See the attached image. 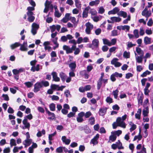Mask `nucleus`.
<instances>
[{
    "label": "nucleus",
    "instance_id": "f257e3e1",
    "mask_svg": "<svg viewBox=\"0 0 153 153\" xmlns=\"http://www.w3.org/2000/svg\"><path fill=\"white\" fill-rule=\"evenodd\" d=\"M99 41L97 39H95L92 41V44L90 45L89 47L94 50H99Z\"/></svg>",
    "mask_w": 153,
    "mask_h": 153
},
{
    "label": "nucleus",
    "instance_id": "f03ea898",
    "mask_svg": "<svg viewBox=\"0 0 153 153\" xmlns=\"http://www.w3.org/2000/svg\"><path fill=\"white\" fill-rule=\"evenodd\" d=\"M75 47L72 46L71 48L69 46L64 45L63 46V49L66 51L67 54L73 53V51L75 50Z\"/></svg>",
    "mask_w": 153,
    "mask_h": 153
},
{
    "label": "nucleus",
    "instance_id": "7ed1b4c3",
    "mask_svg": "<svg viewBox=\"0 0 153 153\" xmlns=\"http://www.w3.org/2000/svg\"><path fill=\"white\" fill-rule=\"evenodd\" d=\"M39 28V25L35 23H33L32 25L31 32L32 34L34 35L37 33V31Z\"/></svg>",
    "mask_w": 153,
    "mask_h": 153
},
{
    "label": "nucleus",
    "instance_id": "20e7f679",
    "mask_svg": "<svg viewBox=\"0 0 153 153\" xmlns=\"http://www.w3.org/2000/svg\"><path fill=\"white\" fill-rule=\"evenodd\" d=\"M116 122L117 123L119 126L123 128H125L126 127V125L125 123L122 120H121L120 117L117 118Z\"/></svg>",
    "mask_w": 153,
    "mask_h": 153
},
{
    "label": "nucleus",
    "instance_id": "39448f33",
    "mask_svg": "<svg viewBox=\"0 0 153 153\" xmlns=\"http://www.w3.org/2000/svg\"><path fill=\"white\" fill-rule=\"evenodd\" d=\"M42 84L40 82H37L34 85V91L36 93L39 91L41 88H42Z\"/></svg>",
    "mask_w": 153,
    "mask_h": 153
},
{
    "label": "nucleus",
    "instance_id": "423d86ee",
    "mask_svg": "<svg viewBox=\"0 0 153 153\" xmlns=\"http://www.w3.org/2000/svg\"><path fill=\"white\" fill-rule=\"evenodd\" d=\"M85 113L84 112H81L79 113L76 117V120L78 123H81L83 121V117L84 116Z\"/></svg>",
    "mask_w": 153,
    "mask_h": 153
},
{
    "label": "nucleus",
    "instance_id": "0eeeda50",
    "mask_svg": "<svg viewBox=\"0 0 153 153\" xmlns=\"http://www.w3.org/2000/svg\"><path fill=\"white\" fill-rule=\"evenodd\" d=\"M65 87V86H62L59 87V85L52 84L51 86V88L53 90L62 91L63 89Z\"/></svg>",
    "mask_w": 153,
    "mask_h": 153
},
{
    "label": "nucleus",
    "instance_id": "6e6552de",
    "mask_svg": "<svg viewBox=\"0 0 153 153\" xmlns=\"http://www.w3.org/2000/svg\"><path fill=\"white\" fill-rule=\"evenodd\" d=\"M86 26L85 31L86 33L88 34H90L91 30L93 28V25L90 23L88 22L86 24Z\"/></svg>",
    "mask_w": 153,
    "mask_h": 153
},
{
    "label": "nucleus",
    "instance_id": "1a4fd4ad",
    "mask_svg": "<svg viewBox=\"0 0 153 153\" xmlns=\"http://www.w3.org/2000/svg\"><path fill=\"white\" fill-rule=\"evenodd\" d=\"M27 14L28 16L27 20L30 22H32L35 19V17L33 16V12H27Z\"/></svg>",
    "mask_w": 153,
    "mask_h": 153
},
{
    "label": "nucleus",
    "instance_id": "9d476101",
    "mask_svg": "<svg viewBox=\"0 0 153 153\" xmlns=\"http://www.w3.org/2000/svg\"><path fill=\"white\" fill-rule=\"evenodd\" d=\"M52 76V81L55 82H59L60 81V78L57 76V74L55 71H53L51 73Z\"/></svg>",
    "mask_w": 153,
    "mask_h": 153
},
{
    "label": "nucleus",
    "instance_id": "9b49d317",
    "mask_svg": "<svg viewBox=\"0 0 153 153\" xmlns=\"http://www.w3.org/2000/svg\"><path fill=\"white\" fill-rule=\"evenodd\" d=\"M107 109V108L105 107H103L102 108H100L99 111V114L100 116H103L105 115Z\"/></svg>",
    "mask_w": 153,
    "mask_h": 153
},
{
    "label": "nucleus",
    "instance_id": "f8f14e48",
    "mask_svg": "<svg viewBox=\"0 0 153 153\" xmlns=\"http://www.w3.org/2000/svg\"><path fill=\"white\" fill-rule=\"evenodd\" d=\"M42 69V66L39 64H37L36 66H32L31 68V71L33 72L35 71H39L40 69Z\"/></svg>",
    "mask_w": 153,
    "mask_h": 153
},
{
    "label": "nucleus",
    "instance_id": "ddd939ff",
    "mask_svg": "<svg viewBox=\"0 0 153 153\" xmlns=\"http://www.w3.org/2000/svg\"><path fill=\"white\" fill-rule=\"evenodd\" d=\"M46 111L48 116L52 115V117H48V119L50 120H53L55 119V115L53 113L50 112L48 109L45 108Z\"/></svg>",
    "mask_w": 153,
    "mask_h": 153
},
{
    "label": "nucleus",
    "instance_id": "4468645a",
    "mask_svg": "<svg viewBox=\"0 0 153 153\" xmlns=\"http://www.w3.org/2000/svg\"><path fill=\"white\" fill-rule=\"evenodd\" d=\"M117 28L118 30H126L127 31H129L130 29V26L128 25H125L124 26L120 25L117 26Z\"/></svg>",
    "mask_w": 153,
    "mask_h": 153
},
{
    "label": "nucleus",
    "instance_id": "2eb2a0df",
    "mask_svg": "<svg viewBox=\"0 0 153 153\" xmlns=\"http://www.w3.org/2000/svg\"><path fill=\"white\" fill-rule=\"evenodd\" d=\"M90 7L89 6H88L85 8L82 12V17L86 18L88 16V11Z\"/></svg>",
    "mask_w": 153,
    "mask_h": 153
},
{
    "label": "nucleus",
    "instance_id": "dca6fc26",
    "mask_svg": "<svg viewBox=\"0 0 153 153\" xmlns=\"http://www.w3.org/2000/svg\"><path fill=\"white\" fill-rule=\"evenodd\" d=\"M50 42L49 41L45 42L43 44L45 50H48V51H50L51 47L49 45H50Z\"/></svg>",
    "mask_w": 153,
    "mask_h": 153
},
{
    "label": "nucleus",
    "instance_id": "f3484780",
    "mask_svg": "<svg viewBox=\"0 0 153 153\" xmlns=\"http://www.w3.org/2000/svg\"><path fill=\"white\" fill-rule=\"evenodd\" d=\"M120 10L119 9L118 7H115L113 10L108 12V15L114 14L118 13Z\"/></svg>",
    "mask_w": 153,
    "mask_h": 153
},
{
    "label": "nucleus",
    "instance_id": "a211bd4d",
    "mask_svg": "<svg viewBox=\"0 0 153 153\" xmlns=\"http://www.w3.org/2000/svg\"><path fill=\"white\" fill-rule=\"evenodd\" d=\"M99 134H96L94 138L91 140V143L93 144L94 145L97 144L98 143L97 140L99 139Z\"/></svg>",
    "mask_w": 153,
    "mask_h": 153
},
{
    "label": "nucleus",
    "instance_id": "6ab92c4d",
    "mask_svg": "<svg viewBox=\"0 0 153 153\" xmlns=\"http://www.w3.org/2000/svg\"><path fill=\"white\" fill-rule=\"evenodd\" d=\"M57 37H56L55 38L51 39L52 41L53 42L54 44L55 45V46H53V50L56 49V48L59 47V44L57 42Z\"/></svg>",
    "mask_w": 153,
    "mask_h": 153
},
{
    "label": "nucleus",
    "instance_id": "aec40b11",
    "mask_svg": "<svg viewBox=\"0 0 153 153\" xmlns=\"http://www.w3.org/2000/svg\"><path fill=\"white\" fill-rule=\"evenodd\" d=\"M138 96L137 98L138 104L139 105H142L143 103V94H142L140 96L138 94Z\"/></svg>",
    "mask_w": 153,
    "mask_h": 153
},
{
    "label": "nucleus",
    "instance_id": "412c9836",
    "mask_svg": "<svg viewBox=\"0 0 153 153\" xmlns=\"http://www.w3.org/2000/svg\"><path fill=\"white\" fill-rule=\"evenodd\" d=\"M69 67L70 68L71 70H75L76 67V64L75 62H73L70 63L68 65Z\"/></svg>",
    "mask_w": 153,
    "mask_h": 153
},
{
    "label": "nucleus",
    "instance_id": "4be33fe9",
    "mask_svg": "<svg viewBox=\"0 0 153 153\" xmlns=\"http://www.w3.org/2000/svg\"><path fill=\"white\" fill-rule=\"evenodd\" d=\"M32 142L31 139H26L25 140L24 142H23V143L25 146V147H26L27 146H29L31 143Z\"/></svg>",
    "mask_w": 153,
    "mask_h": 153
},
{
    "label": "nucleus",
    "instance_id": "5701e85b",
    "mask_svg": "<svg viewBox=\"0 0 153 153\" xmlns=\"http://www.w3.org/2000/svg\"><path fill=\"white\" fill-rule=\"evenodd\" d=\"M110 19L112 21L113 23L114 22H119L121 20V19L118 17H112L110 18Z\"/></svg>",
    "mask_w": 153,
    "mask_h": 153
},
{
    "label": "nucleus",
    "instance_id": "b1692460",
    "mask_svg": "<svg viewBox=\"0 0 153 153\" xmlns=\"http://www.w3.org/2000/svg\"><path fill=\"white\" fill-rule=\"evenodd\" d=\"M141 113V108H139L138 109L137 113L135 115V117L136 119L138 120H140V115Z\"/></svg>",
    "mask_w": 153,
    "mask_h": 153
},
{
    "label": "nucleus",
    "instance_id": "393cba45",
    "mask_svg": "<svg viewBox=\"0 0 153 153\" xmlns=\"http://www.w3.org/2000/svg\"><path fill=\"white\" fill-rule=\"evenodd\" d=\"M117 15L119 16L123 17L124 18H125L127 16V13L123 11H120L119 12V11L117 13Z\"/></svg>",
    "mask_w": 153,
    "mask_h": 153
},
{
    "label": "nucleus",
    "instance_id": "a878e982",
    "mask_svg": "<svg viewBox=\"0 0 153 153\" xmlns=\"http://www.w3.org/2000/svg\"><path fill=\"white\" fill-rule=\"evenodd\" d=\"M59 76L60 77L61 80L63 82H64L65 81L67 77L65 74L62 72L60 73Z\"/></svg>",
    "mask_w": 153,
    "mask_h": 153
},
{
    "label": "nucleus",
    "instance_id": "bb28decb",
    "mask_svg": "<svg viewBox=\"0 0 153 153\" xmlns=\"http://www.w3.org/2000/svg\"><path fill=\"white\" fill-rule=\"evenodd\" d=\"M144 43L145 45L149 44L151 43V38L148 37L146 36L144 38Z\"/></svg>",
    "mask_w": 153,
    "mask_h": 153
},
{
    "label": "nucleus",
    "instance_id": "cd10ccee",
    "mask_svg": "<svg viewBox=\"0 0 153 153\" xmlns=\"http://www.w3.org/2000/svg\"><path fill=\"white\" fill-rule=\"evenodd\" d=\"M129 125L131 127L130 128V130L131 131H133L136 128V125L132 122H129Z\"/></svg>",
    "mask_w": 153,
    "mask_h": 153
},
{
    "label": "nucleus",
    "instance_id": "c85d7f7f",
    "mask_svg": "<svg viewBox=\"0 0 153 153\" xmlns=\"http://www.w3.org/2000/svg\"><path fill=\"white\" fill-rule=\"evenodd\" d=\"M136 51L137 53L141 56H143L144 52L140 48L138 47L136 48Z\"/></svg>",
    "mask_w": 153,
    "mask_h": 153
},
{
    "label": "nucleus",
    "instance_id": "c756f323",
    "mask_svg": "<svg viewBox=\"0 0 153 153\" xmlns=\"http://www.w3.org/2000/svg\"><path fill=\"white\" fill-rule=\"evenodd\" d=\"M62 140L63 142L65 143L66 145L69 144L71 141V140L70 139H66V137L65 136H63L62 137Z\"/></svg>",
    "mask_w": 153,
    "mask_h": 153
},
{
    "label": "nucleus",
    "instance_id": "7c9ffc66",
    "mask_svg": "<svg viewBox=\"0 0 153 153\" xmlns=\"http://www.w3.org/2000/svg\"><path fill=\"white\" fill-rule=\"evenodd\" d=\"M21 45V44L19 42H15L10 45V47L11 49L13 50L17 47H18Z\"/></svg>",
    "mask_w": 153,
    "mask_h": 153
},
{
    "label": "nucleus",
    "instance_id": "2f4dec72",
    "mask_svg": "<svg viewBox=\"0 0 153 153\" xmlns=\"http://www.w3.org/2000/svg\"><path fill=\"white\" fill-rule=\"evenodd\" d=\"M120 134H111L109 137V140L111 141L112 142L114 141L117 138L116 135L119 136Z\"/></svg>",
    "mask_w": 153,
    "mask_h": 153
},
{
    "label": "nucleus",
    "instance_id": "473e14b6",
    "mask_svg": "<svg viewBox=\"0 0 153 153\" xmlns=\"http://www.w3.org/2000/svg\"><path fill=\"white\" fill-rule=\"evenodd\" d=\"M23 124L25 125V128H28L30 127V124L26 119H24L22 121Z\"/></svg>",
    "mask_w": 153,
    "mask_h": 153
},
{
    "label": "nucleus",
    "instance_id": "72a5a7b5",
    "mask_svg": "<svg viewBox=\"0 0 153 153\" xmlns=\"http://www.w3.org/2000/svg\"><path fill=\"white\" fill-rule=\"evenodd\" d=\"M99 2V0H95L94 1H91L89 3V5L91 6H93L94 5H97L98 4Z\"/></svg>",
    "mask_w": 153,
    "mask_h": 153
},
{
    "label": "nucleus",
    "instance_id": "f704fd0d",
    "mask_svg": "<svg viewBox=\"0 0 153 153\" xmlns=\"http://www.w3.org/2000/svg\"><path fill=\"white\" fill-rule=\"evenodd\" d=\"M102 16L99 15L98 16H94L93 17V19L94 22H97L101 20Z\"/></svg>",
    "mask_w": 153,
    "mask_h": 153
},
{
    "label": "nucleus",
    "instance_id": "c9c22d12",
    "mask_svg": "<svg viewBox=\"0 0 153 153\" xmlns=\"http://www.w3.org/2000/svg\"><path fill=\"white\" fill-rule=\"evenodd\" d=\"M88 121L89 123L91 125H93L95 124V120L94 117H91L88 119Z\"/></svg>",
    "mask_w": 153,
    "mask_h": 153
},
{
    "label": "nucleus",
    "instance_id": "e433bc0d",
    "mask_svg": "<svg viewBox=\"0 0 153 153\" xmlns=\"http://www.w3.org/2000/svg\"><path fill=\"white\" fill-rule=\"evenodd\" d=\"M103 43L104 45H107L109 46H111L110 41L108 39H102Z\"/></svg>",
    "mask_w": 153,
    "mask_h": 153
},
{
    "label": "nucleus",
    "instance_id": "4c0bfd02",
    "mask_svg": "<svg viewBox=\"0 0 153 153\" xmlns=\"http://www.w3.org/2000/svg\"><path fill=\"white\" fill-rule=\"evenodd\" d=\"M149 112L148 108H146L145 109H143V111L142 114L144 117H147L148 115Z\"/></svg>",
    "mask_w": 153,
    "mask_h": 153
},
{
    "label": "nucleus",
    "instance_id": "58836bf2",
    "mask_svg": "<svg viewBox=\"0 0 153 153\" xmlns=\"http://www.w3.org/2000/svg\"><path fill=\"white\" fill-rule=\"evenodd\" d=\"M119 92V91L117 89L114 91L112 92V94L114 95V98L117 99L118 97V93Z\"/></svg>",
    "mask_w": 153,
    "mask_h": 153
},
{
    "label": "nucleus",
    "instance_id": "ea45409f",
    "mask_svg": "<svg viewBox=\"0 0 153 153\" xmlns=\"http://www.w3.org/2000/svg\"><path fill=\"white\" fill-rule=\"evenodd\" d=\"M40 82L42 87L43 86L45 87H47L49 85V82L47 81H42Z\"/></svg>",
    "mask_w": 153,
    "mask_h": 153
},
{
    "label": "nucleus",
    "instance_id": "a19ab883",
    "mask_svg": "<svg viewBox=\"0 0 153 153\" xmlns=\"http://www.w3.org/2000/svg\"><path fill=\"white\" fill-rule=\"evenodd\" d=\"M143 56H137L136 57V60L137 62L140 63H141L143 60Z\"/></svg>",
    "mask_w": 153,
    "mask_h": 153
},
{
    "label": "nucleus",
    "instance_id": "79ce46f5",
    "mask_svg": "<svg viewBox=\"0 0 153 153\" xmlns=\"http://www.w3.org/2000/svg\"><path fill=\"white\" fill-rule=\"evenodd\" d=\"M136 45L135 44H133L131 42H128L127 45V49H129L130 48Z\"/></svg>",
    "mask_w": 153,
    "mask_h": 153
},
{
    "label": "nucleus",
    "instance_id": "37998d69",
    "mask_svg": "<svg viewBox=\"0 0 153 153\" xmlns=\"http://www.w3.org/2000/svg\"><path fill=\"white\" fill-rule=\"evenodd\" d=\"M149 125L148 123H146L144 125V128L143 129V130H144V132L145 134L147 133V129L149 128Z\"/></svg>",
    "mask_w": 153,
    "mask_h": 153
},
{
    "label": "nucleus",
    "instance_id": "c03bdc74",
    "mask_svg": "<svg viewBox=\"0 0 153 153\" xmlns=\"http://www.w3.org/2000/svg\"><path fill=\"white\" fill-rule=\"evenodd\" d=\"M123 56L126 58H129L130 56V53L129 52L125 51L123 53Z\"/></svg>",
    "mask_w": 153,
    "mask_h": 153
},
{
    "label": "nucleus",
    "instance_id": "a18cd8bd",
    "mask_svg": "<svg viewBox=\"0 0 153 153\" xmlns=\"http://www.w3.org/2000/svg\"><path fill=\"white\" fill-rule=\"evenodd\" d=\"M49 108L51 111H55V105L53 103H52L49 105Z\"/></svg>",
    "mask_w": 153,
    "mask_h": 153
},
{
    "label": "nucleus",
    "instance_id": "49530a36",
    "mask_svg": "<svg viewBox=\"0 0 153 153\" xmlns=\"http://www.w3.org/2000/svg\"><path fill=\"white\" fill-rule=\"evenodd\" d=\"M20 46V50L21 51H27V46H26L25 45L21 44V45Z\"/></svg>",
    "mask_w": 153,
    "mask_h": 153
},
{
    "label": "nucleus",
    "instance_id": "de8ad7c7",
    "mask_svg": "<svg viewBox=\"0 0 153 153\" xmlns=\"http://www.w3.org/2000/svg\"><path fill=\"white\" fill-rule=\"evenodd\" d=\"M133 33L134 37L136 38H137L139 37L138 30L137 29H135L133 31Z\"/></svg>",
    "mask_w": 153,
    "mask_h": 153
},
{
    "label": "nucleus",
    "instance_id": "09e8293b",
    "mask_svg": "<svg viewBox=\"0 0 153 153\" xmlns=\"http://www.w3.org/2000/svg\"><path fill=\"white\" fill-rule=\"evenodd\" d=\"M75 4L76 7L78 8H80L81 7V4L79 0H76L75 1Z\"/></svg>",
    "mask_w": 153,
    "mask_h": 153
},
{
    "label": "nucleus",
    "instance_id": "8fccbe9b",
    "mask_svg": "<svg viewBox=\"0 0 153 153\" xmlns=\"http://www.w3.org/2000/svg\"><path fill=\"white\" fill-rule=\"evenodd\" d=\"M106 102L109 104L113 102V99L110 97H108L105 99Z\"/></svg>",
    "mask_w": 153,
    "mask_h": 153
},
{
    "label": "nucleus",
    "instance_id": "3c124183",
    "mask_svg": "<svg viewBox=\"0 0 153 153\" xmlns=\"http://www.w3.org/2000/svg\"><path fill=\"white\" fill-rule=\"evenodd\" d=\"M151 72L148 70H146V71L144 72L140 76L142 77H145L147 75L150 74Z\"/></svg>",
    "mask_w": 153,
    "mask_h": 153
},
{
    "label": "nucleus",
    "instance_id": "603ef678",
    "mask_svg": "<svg viewBox=\"0 0 153 153\" xmlns=\"http://www.w3.org/2000/svg\"><path fill=\"white\" fill-rule=\"evenodd\" d=\"M119 142V144H118V142H117L116 143L117 145V148L119 149H124L123 147L122 146V143L119 140H118Z\"/></svg>",
    "mask_w": 153,
    "mask_h": 153
},
{
    "label": "nucleus",
    "instance_id": "864d4df0",
    "mask_svg": "<svg viewBox=\"0 0 153 153\" xmlns=\"http://www.w3.org/2000/svg\"><path fill=\"white\" fill-rule=\"evenodd\" d=\"M75 70H70V72L69 73V76L71 77H73L75 76V74L74 72L75 71Z\"/></svg>",
    "mask_w": 153,
    "mask_h": 153
},
{
    "label": "nucleus",
    "instance_id": "5fc2aeb1",
    "mask_svg": "<svg viewBox=\"0 0 153 153\" xmlns=\"http://www.w3.org/2000/svg\"><path fill=\"white\" fill-rule=\"evenodd\" d=\"M69 44H72L73 45L72 46H74L75 47V48H76V42L75 39H72L69 40L68 42Z\"/></svg>",
    "mask_w": 153,
    "mask_h": 153
},
{
    "label": "nucleus",
    "instance_id": "6e6d98bb",
    "mask_svg": "<svg viewBox=\"0 0 153 153\" xmlns=\"http://www.w3.org/2000/svg\"><path fill=\"white\" fill-rule=\"evenodd\" d=\"M54 15L55 17L57 18H59L61 16L62 14L60 13L58 10L55 11Z\"/></svg>",
    "mask_w": 153,
    "mask_h": 153
},
{
    "label": "nucleus",
    "instance_id": "4d7b16f0",
    "mask_svg": "<svg viewBox=\"0 0 153 153\" xmlns=\"http://www.w3.org/2000/svg\"><path fill=\"white\" fill-rule=\"evenodd\" d=\"M64 94L65 95L66 97L67 98L68 97H71V95L70 94V92L68 90H66L65 91Z\"/></svg>",
    "mask_w": 153,
    "mask_h": 153
},
{
    "label": "nucleus",
    "instance_id": "13d9d810",
    "mask_svg": "<svg viewBox=\"0 0 153 153\" xmlns=\"http://www.w3.org/2000/svg\"><path fill=\"white\" fill-rule=\"evenodd\" d=\"M117 39L116 38L112 39L111 40V41L110 42L111 44V45H114L116 43Z\"/></svg>",
    "mask_w": 153,
    "mask_h": 153
},
{
    "label": "nucleus",
    "instance_id": "bf43d9fd",
    "mask_svg": "<svg viewBox=\"0 0 153 153\" xmlns=\"http://www.w3.org/2000/svg\"><path fill=\"white\" fill-rule=\"evenodd\" d=\"M142 138V134H138V135L135 136L134 139V140L138 139V140H140Z\"/></svg>",
    "mask_w": 153,
    "mask_h": 153
},
{
    "label": "nucleus",
    "instance_id": "052dcab7",
    "mask_svg": "<svg viewBox=\"0 0 153 153\" xmlns=\"http://www.w3.org/2000/svg\"><path fill=\"white\" fill-rule=\"evenodd\" d=\"M24 84L27 88L31 87L33 85V83L30 82H25Z\"/></svg>",
    "mask_w": 153,
    "mask_h": 153
},
{
    "label": "nucleus",
    "instance_id": "680f3d73",
    "mask_svg": "<svg viewBox=\"0 0 153 153\" xmlns=\"http://www.w3.org/2000/svg\"><path fill=\"white\" fill-rule=\"evenodd\" d=\"M105 12V9L103 7H100L99 8L98 13L100 14H102Z\"/></svg>",
    "mask_w": 153,
    "mask_h": 153
},
{
    "label": "nucleus",
    "instance_id": "e2e57ef3",
    "mask_svg": "<svg viewBox=\"0 0 153 153\" xmlns=\"http://www.w3.org/2000/svg\"><path fill=\"white\" fill-rule=\"evenodd\" d=\"M33 118V116L32 115L30 114H29L26 116L25 117L24 119H26L27 121V119H28L29 120H30L32 119Z\"/></svg>",
    "mask_w": 153,
    "mask_h": 153
},
{
    "label": "nucleus",
    "instance_id": "0e129e2a",
    "mask_svg": "<svg viewBox=\"0 0 153 153\" xmlns=\"http://www.w3.org/2000/svg\"><path fill=\"white\" fill-rule=\"evenodd\" d=\"M118 32L116 30H113L111 32V36H117Z\"/></svg>",
    "mask_w": 153,
    "mask_h": 153
},
{
    "label": "nucleus",
    "instance_id": "69168bd1",
    "mask_svg": "<svg viewBox=\"0 0 153 153\" xmlns=\"http://www.w3.org/2000/svg\"><path fill=\"white\" fill-rule=\"evenodd\" d=\"M144 30L143 29V27H140V29L139 33L140 36H143L144 34Z\"/></svg>",
    "mask_w": 153,
    "mask_h": 153
},
{
    "label": "nucleus",
    "instance_id": "338daca9",
    "mask_svg": "<svg viewBox=\"0 0 153 153\" xmlns=\"http://www.w3.org/2000/svg\"><path fill=\"white\" fill-rule=\"evenodd\" d=\"M92 115V114L90 111H88L87 112L85 113L84 116L85 118H88Z\"/></svg>",
    "mask_w": 153,
    "mask_h": 153
},
{
    "label": "nucleus",
    "instance_id": "774afa93",
    "mask_svg": "<svg viewBox=\"0 0 153 153\" xmlns=\"http://www.w3.org/2000/svg\"><path fill=\"white\" fill-rule=\"evenodd\" d=\"M56 152L58 153H61L63 152L62 146H60L56 149Z\"/></svg>",
    "mask_w": 153,
    "mask_h": 153
}]
</instances>
